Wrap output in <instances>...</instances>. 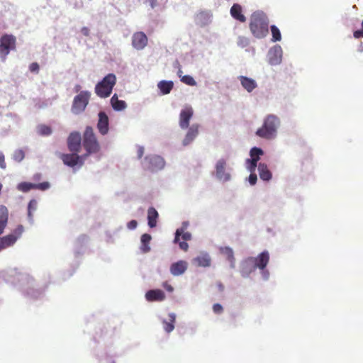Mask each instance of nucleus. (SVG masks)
Masks as SVG:
<instances>
[{
    "label": "nucleus",
    "mask_w": 363,
    "mask_h": 363,
    "mask_svg": "<svg viewBox=\"0 0 363 363\" xmlns=\"http://www.w3.org/2000/svg\"><path fill=\"white\" fill-rule=\"evenodd\" d=\"M250 30L256 38H263L269 33V19L262 11L252 13L250 21Z\"/></svg>",
    "instance_id": "f257e3e1"
},
{
    "label": "nucleus",
    "mask_w": 363,
    "mask_h": 363,
    "mask_svg": "<svg viewBox=\"0 0 363 363\" xmlns=\"http://www.w3.org/2000/svg\"><path fill=\"white\" fill-rule=\"evenodd\" d=\"M82 146L86 150L83 155L86 158L91 154L98 153L101 146L91 126H86L82 135Z\"/></svg>",
    "instance_id": "f03ea898"
},
{
    "label": "nucleus",
    "mask_w": 363,
    "mask_h": 363,
    "mask_svg": "<svg viewBox=\"0 0 363 363\" xmlns=\"http://www.w3.org/2000/svg\"><path fill=\"white\" fill-rule=\"evenodd\" d=\"M280 124L279 119L275 115H268L264 120L263 125L256 131V135L262 138L272 139L274 138L277 130Z\"/></svg>",
    "instance_id": "7ed1b4c3"
},
{
    "label": "nucleus",
    "mask_w": 363,
    "mask_h": 363,
    "mask_svg": "<svg viewBox=\"0 0 363 363\" xmlns=\"http://www.w3.org/2000/svg\"><path fill=\"white\" fill-rule=\"evenodd\" d=\"M116 83V77L114 74L110 73L104 77V79L96 84L95 86V93L100 98L108 97Z\"/></svg>",
    "instance_id": "20e7f679"
},
{
    "label": "nucleus",
    "mask_w": 363,
    "mask_h": 363,
    "mask_svg": "<svg viewBox=\"0 0 363 363\" xmlns=\"http://www.w3.org/2000/svg\"><path fill=\"white\" fill-rule=\"evenodd\" d=\"M91 94L88 91H82L74 96L72 105V112L74 114L82 113L87 106Z\"/></svg>",
    "instance_id": "39448f33"
},
{
    "label": "nucleus",
    "mask_w": 363,
    "mask_h": 363,
    "mask_svg": "<svg viewBox=\"0 0 363 363\" xmlns=\"http://www.w3.org/2000/svg\"><path fill=\"white\" fill-rule=\"evenodd\" d=\"M16 39L12 35L5 34L0 38V58L5 61L11 50H16Z\"/></svg>",
    "instance_id": "423d86ee"
},
{
    "label": "nucleus",
    "mask_w": 363,
    "mask_h": 363,
    "mask_svg": "<svg viewBox=\"0 0 363 363\" xmlns=\"http://www.w3.org/2000/svg\"><path fill=\"white\" fill-rule=\"evenodd\" d=\"M248 259L250 261L252 264H253L255 269L258 268L262 272L263 278L264 279H267L269 274L267 270H265V268L269 261V252L267 251H264L255 257H248Z\"/></svg>",
    "instance_id": "0eeeda50"
},
{
    "label": "nucleus",
    "mask_w": 363,
    "mask_h": 363,
    "mask_svg": "<svg viewBox=\"0 0 363 363\" xmlns=\"http://www.w3.org/2000/svg\"><path fill=\"white\" fill-rule=\"evenodd\" d=\"M82 146V136L79 132H72L67 138V147L70 152L78 153Z\"/></svg>",
    "instance_id": "6e6552de"
},
{
    "label": "nucleus",
    "mask_w": 363,
    "mask_h": 363,
    "mask_svg": "<svg viewBox=\"0 0 363 363\" xmlns=\"http://www.w3.org/2000/svg\"><path fill=\"white\" fill-rule=\"evenodd\" d=\"M145 166L152 171L161 169L164 166L163 158L159 155H149L145 158Z\"/></svg>",
    "instance_id": "1a4fd4ad"
},
{
    "label": "nucleus",
    "mask_w": 363,
    "mask_h": 363,
    "mask_svg": "<svg viewBox=\"0 0 363 363\" xmlns=\"http://www.w3.org/2000/svg\"><path fill=\"white\" fill-rule=\"evenodd\" d=\"M50 184L48 182H43L39 184H33L30 182H21L18 184V190L22 192H28L31 189H38L40 191H45L48 189Z\"/></svg>",
    "instance_id": "9d476101"
},
{
    "label": "nucleus",
    "mask_w": 363,
    "mask_h": 363,
    "mask_svg": "<svg viewBox=\"0 0 363 363\" xmlns=\"http://www.w3.org/2000/svg\"><path fill=\"white\" fill-rule=\"evenodd\" d=\"M60 158L65 165L70 167H74L78 164L82 165V160L85 159L84 155L79 156L77 153L74 152H72V154H62Z\"/></svg>",
    "instance_id": "9b49d317"
},
{
    "label": "nucleus",
    "mask_w": 363,
    "mask_h": 363,
    "mask_svg": "<svg viewBox=\"0 0 363 363\" xmlns=\"http://www.w3.org/2000/svg\"><path fill=\"white\" fill-rule=\"evenodd\" d=\"M194 115L193 108L186 106L179 113V126L182 129H186L189 126V122Z\"/></svg>",
    "instance_id": "f8f14e48"
},
{
    "label": "nucleus",
    "mask_w": 363,
    "mask_h": 363,
    "mask_svg": "<svg viewBox=\"0 0 363 363\" xmlns=\"http://www.w3.org/2000/svg\"><path fill=\"white\" fill-rule=\"evenodd\" d=\"M147 37L142 31L135 33L132 36V45L136 50H143L147 45Z\"/></svg>",
    "instance_id": "ddd939ff"
},
{
    "label": "nucleus",
    "mask_w": 363,
    "mask_h": 363,
    "mask_svg": "<svg viewBox=\"0 0 363 363\" xmlns=\"http://www.w3.org/2000/svg\"><path fill=\"white\" fill-rule=\"evenodd\" d=\"M250 154L251 159H247V162L249 163V170L252 172L255 170L257 162L259 161L260 156L264 154V152L261 148L255 147L250 150Z\"/></svg>",
    "instance_id": "4468645a"
},
{
    "label": "nucleus",
    "mask_w": 363,
    "mask_h": 363,
    "mask_svg": "<svg viewBox=\"0 0 363 363\" xmlns=\"http://www.w3.org/2000/svg\"><path fill=\"white\" fill-rule=\"evenodd\" d=\"M97 129L99 133L102 135H105L108 133L109 121L108 117L105 112L100 111L99 113Z\"/></svg>",
    "instance_id": "2eb2a0df"
},
{
    "label": "nucleus",
    "mask_w": 363,
    "mask_h": 363,
    "mask_svg": "<svg viewBox=\"0 0 363 363\" xmlns=\"http://www.w3.org/2000/svg\"><path fill=\"white\" fill-rule=\"evenodd\" d=\"M226 162L223 159L219 160L216 165V177L218 179L223 182L230 180V175L228 172H225Z\"/></svg>",
    "instance_id": "dca6fc26"
},
{
    "label": "nucleus",
    "mask_w": 363,
    "mask_h": 363,
    "mask_svg": "<svg viewBox=\"0 0 363 363\" xmlns=\"http://www.w3.org/2000/svg\"><path fill=\"white\" fill-rule=\"evenodd\" d=\"M199 125L198 124H192L182 141V144L184 146L189 145L198 135Z\"/></svg>",
    "instance_id": "f3484780"
},
{
    "label": "nucleus",
    "mask_w": 363,
    "mask_h": 363,
    "mask_svg": "<svg viewBox=\"0 0 363 363\" xmlns=\"http://www.w3.org/2000/svg\"><path fill=\"white\" fill-rule=\"evenodd\" d=\"M165 294L161 289L149 290L145 294V298L150 302L162 301L165 299Z\"/></svg>",
    "instance_id": "a211bd4d"
},
{
    "label": "nucleus",
    "mask_w": 363,
    "mask_h": 363,
    "mask_svg": "<svg viewBox=\"0 0 363 363\" xmlns=\"http://www.w3.org/2000/svg\"><path fill=\"white\" fill-rule=\"evenodd\" d=\"M231 16L238 21L245 23L246 21V17L242 13V8L238 4H234L230 8V11Z\"/></svg>",
    "instance_id": "6ab92c4d"
},
{
    "label": "nucleus",
    "mask_w": 363,
    "mask_h": 363,
    "mask_svg": "<svg viewBox=\"0 0 363 363\" xmlns=\"http://www.w3.org/2000/svg\"><path fill=\"white\" fill-rule=\"evenodd\" d=\"M187 269V263L180 260L173 263L170 267V272L174 276H179L185 272Z\"/></svg>",
    "instance_id": "aec40b11"
},
{
    "label": "nucleus",
    "mask_w": 363,
    "mask_h": 363,
    "mask_svg": "<svg viewBox=\"0 0 363 363\" xmlns=\"http://www.w3.org/2000/svg\"><path fill=\"white\" fill-rule=\"evenodd\" d=\"M238 79L242 86L248 92H252L257 86V82L250 77L245 76H240Z\"/></svg>",
    "instance_id": "412c9836"
},
{
    "label": "nucleus",
    "mask_w": 363,
    "mask_h": 363,
    "mask_svg": "<svg viewBox=\"0 0 363 363\" xmlns=\"http://www.w3.org/2000/svg\"><path fill=\"white\" fill-rule=\"evenodd\" d=\"M220 252L230 262V267L234 268L235 267V259L233 249L230 247H222L220 248Z\"/></svg>",
    "instance_id": "4be33fe9"
},
{
    "label": "nucleus",
    "mask_w": 363,
    "mask_h": 363,
    "mask_svg": "<svg viewBox=\"0 0 363 363\" xmlns=\"http://www.w3.org/2000/svg\"><path fill=\"white\" fill-rule=\"evenodd\" d=\"M9 218V211L5 206H0V235L4 233V230L7 225Z\"/></svg>",
    "instance_id": "5701e85b"
},
{
    "label": "nucleus",
    "mask_w": 363,
    "mask_h": 363,
    "mask_svg": "<svg viewBox=\"0 0 363 363\" xmlns=\"http://www.w3.org/2000/svg\"><path fill=\"white\" fill-rule=\"evenodd\" d=\"M17 237L13 234H10L0 238V251L13 245L17 240Z\"/></svg>",
    "instance_id": "b1692460"
},
{
    "label": "nucleus",
    "mask_w": 363,
    "mask_h": 363,
    "mask_svg": "<svg viewBox=\"0 0 363 363\" xmlns=\"http://www.w3.org/2000/svg\"><path fill=\"white\" fill-rule=\"evenodd\" d=\"M256 269L252 264L250 261L247 258L245 259L242 263L240 266V273L241 275L243 277H247L253 271H255Z\"/></svg>",
    "instance_id": "393cba45"
},
{
    "label": "nucleus",
    "mask_w": 363,
    "mask_h": 363,
    "mask_svg": "<svg viewBox=\"0 0 363 363\" xmlns=\"http://www.w3.org/2000/svg\"><path fill=\"white\" fill-rule=\"evenodd\" d=\"M159 217L158 212L154 207H150L147 210L148 225L155 228L157 225V220Z\"/></svg>",
    "instance_id": "a878e982"
},
{
    "label": "nucleus",
    "mask_w": 363,
    "mask_h": 363,
    "mask_svg": "<svg viewBox=\"0 0 363 363\" xmlns=\"http://www.w3.org/2000/svg\"><path fill=\"white\" fill-rule=\"evenodd\" d=\"M258 172L260 179L264 181H269L272 179V173L268 169L267 164L259 163L258 166Z\"/></svg>",
    "instance_id": "bb28decb"
},
{
    "label": "nucleus",
    "mask_w": 363,
    "mask_h": 363,
    "mask_svg": "<svg viewBox=\"0 0 363 363\" xmlns=\"http://www.w3.org/2000/svg\"><path fill=\"white\" fill-rule=\"evenodd\" d=\"M194 262L199 267H206L211 264V258L206 253L201 254L194 259Z\"/></svg>",
    "instance_id": "cd10ccee"
},
{
    "label": "nucleus",
    "mask_w": 363,
    "mask_h": 363,
    "mask_svg": "<svg viewBox=\"0 0 363 363\" xmlns=\"http://www.w3.org/2000/svg\"><path fill=\"white\" fill-rule=\"evenodd\" d=\"M157 86L162 94H168L173 89L174 84L172 81H160Z\"/></svg>",
    "instance_id": "c85d7f7f"
},
{
    "label": "nucleus",
    "mask_w": 363,
    "mask_h": 363,
    "mask_svg": "<svg viewBox=\"0 0 363 363\" xmlns=\"http://www.w3.org/2000/svg\"><path fill=\"white\" fill-rule=\"evenodd\" d=\"M111 104L116 111H122L125 108L126 104L124 101L119 100L117 94H114L111 99Z\"/></svg>",
    "instance_id": "c756f323"
},
{
    "label": "nucleus",
    "mask_w": 363,
    "mask_h": 363,
    "mask_svg": "<svg viewBox=\"0 0 363 363\" xmlns=\"http://www.w3.org/2000/svg\"><path fill=\"white\" fill-rule=\"evenodd\" d=\"M151 239H152L151 235L147 233H145L141 236L140 250L143 252L146 253L150 250L149 244H150Z\"/></svg>",
    "instance_id": "7c9ffc66"
},
{
    "label": "nucleus",
    "mask_w": 363,
    "mask_h": 363,
    "mask_svg": "<svg viewBox=\"0 0 363 363\" xmlns=\"http://www.w3.org/2000/svg\"><path fill=\"white\" fill-rule=\"evenodd\" d=\"M182 235V238L184 240L188 241L191 239V235L189 232H184V228H182L180 229H177L175 233L174 242H178L179 240V237Z\"/></svg>",
    "instance_id": "2f4dec72"
},
{
    "label": "nucleus",
    "mask_w": 363,
    "mask_h": 363,
    "mask_svg": "<svg viewBox=\"0 0 363 363\" xmlns=\"http://www.w3.org/2000/svg\"><path fill=\"white\" fill-rule=\"evenodd\" d=\"M169 322H167L166 320L163 321L164 330L168 333L172 332L174 330V324L175 318H176V316L174 313H170L169 315Z\"/></svg>",
    "instance_id": "473e14b6"
},
{
    "label": "nucleus",
    "mask_w": 363,
    "mask_h": 363,
    "mask_svg": "<svg viewBox=\"0 0 363 363\" xmlns=\"http://www.w3.org/2000/svg\"><path fill=\"white\" fill-rule=\"evenodd\" d=\"M37 209V201L35 199H32L30 201L28 206V217L30 221H33V211H35Z\"/></svg>",
    "instance_id": "72a5a7b5"
},
{
    "label": "nucleus",
    "mask_w": 363,
    "mask_h": 363,
    "mask_svg": "<svg viewBox=\"0 0 363 363\" xmlns=\"http://www.w3.org/2000/svg\"><path fill=\"white\" fill-rule=\"evenodd\" d=\"M271 32L272 35V40L273 42L280 41L281 39V35L279 29L274 25L271 26Z\"/></svg>",
    "instance_id": "f704fd0d"
},
{
    "label": "nucleus",
    "mask_w": 363,
    "mask_h": 363,
    "mask_svg": "<svg viewBox=\"0 0 363 363\" xmlns=\"http://www.w3.org/2000/svg\"><path fill=\"white\" fill-rule=\"evenodd\" d=\"M180 73H182V72L181 70L179 71V74ZM179 77H181V81L187 84V85H189V86H195L196 85V81L194 80V79L190 76V75H184V76H182L181 74H179Z\"/></svg>",
    "instance_id": "c9c22d12"
},
{
    "label": "nucleus",
    "mask_w": 363,
    "mask_h": 363,
    "mask_svg": "<svg viewBox=\"0 0 363 363\" xmlns=\"http://www.w3.org/2000/svg\"><path fill=\"white\" fill-rule=\"evenodd\" d=\"M38 131L41 135H49L52 133V129L48 125H41L38 126Z\"/></svg>",
    "instance_id": "e433bc0d"
},
{
    "label": "nucleus",
    "mask_w": 363,
    "mask_h": 363,
    "mask_svg": "<svg viewBox=\"0 0 363 363\" xmlns=\"http://www.w3.org/2000/svg\"><path fill=\"white\" fill-rule=\"evenodd\" d=\"M24 157V152L21 150H17L13 154V160L17 162L22 161Z\"/></svg>",
    "instance_id": "4c0bfd02"
},
{
    "label": "nucleus",
    "mask_w": 363,
    "mask_h": 363,
    "mask_svg": "<svg viewBox=\"0 0 363 363\" xmlns=\"http://www.w3.org/2000/svg\"><path fill=\"white\" fill-rule=\"evenodd\" d=\"M213 311L216 314H220L223 311V308L220 303H215L213 306Z\"/></svg>",
    "instance_id": "58836bf2"
},
{
    "label": "nucleus",
    "mask_w": 363,
    "mask_h": 363,
    "mask_svg": "<svg viewBox=\"0 0 363 363\" xmlns=\"http://www.w3.org/2000/svg\"><path fill=\"white\" fill-rule=\"evenodd\" d=\"M40 69V67L38 63L37 62H32L29 66V70L31 72L38 73Z\"/></svg>",
    "instance_id": "ea45409f"
},
{
    "label": "nucleus",
    "mask_w": 363,
    "mask_h": 363,
    "mask_svg": "<svg viewBox=\"0 0 363 363\" xmlns=\"http://www.w3.org/2000/svg\"><path fill=\"white\" fill-rule=\"evenodd\" d=\"M362 29L354 31L353 36L354 38L358 39L363 38V21H362Z\"/></svg>",
    "instance_id": "a19ab883"
},
{
    "label": "nucleus",
    "mask_w": 363,
    "mask_h": 363,
    "mask_svg": "<svg viewBox=\"0 0 363 363\" xmlns=\"http://www.w3.org/2000/svg\"><path fill=\"white\" fill-rule=\"evenodd\" d=\"M0 167L2 169H5L6 168V164L5 162V157L3 152H0Z\"/></svg>",
    "instance_id": "79ce46f5"
},
{
    "label": "nucleus",
    "mask_w": 363,
    "mask_h": 363,
    "mask_svg": "<svg viewBox=\"0 0 363 363\" xmlns=\"http://www.w3.org/2000/svg\"><path fill=\"white\" fill-rule=\"evenodd\" d=\"M257 179V177L255 174L252 173L249 176V182L251 185H255L256 184Z\"/></svg>",
    "instance_id": "37998d69"
},
{
    "label": "nucleus",
    "mask_w": 363,
    "mask_h": 363,
    "mask_svg": "<svg viewBox=\"0 0 363 363\" xmlns=\"http://www.w3.org/2000/svg\"><path fill=\"white\" fill-rule=\"evenodd\" d=\"M128 228L130 230L135 229L138 225V222L135 220H132L128 223Z\"/></svg>",
    "instance_id": "c03bdc74"
},
{
    "label": "nucleus",
    "mask_w": 363,
    "mask_h": 363,
    "mask_svg": "<svg viewBox=\"0 0 363 363\" xmlns=\"http://www.w3.org/2000/svg\"><path fill=\"white\" fill-rule=\"evenodd\" d=\"M144 155V147L139 146L137 150V156L138 159H140Z\"/></svg>",
    "instance_id": "a18cd8bd"
},
{
    "label": "nucleus",
    "mask_w": 363,
    "mask_h": 363,
    "mask_svg": "<svg viewBox=\"0 0 363 363\" xmlns=\"http://www.w3.org/2000/svg\"><path fill=\"white\" fill-rule=\"evenodd\" d=\"M179 245L180 249H182L184 251H187V250L189 248V245L185 241L179 242Z\"/></svg>",
    "instance_id": "49530a36"
},
{
    "label": "nucleus",
    "mask_w": 363,
    "mask_h": 363,
    "mask_svg": "<svg viewBox=\"0 0 363 363\" xmlns=\"http://www.w3.org/2000/svg\"><path fill=\"white\" fill-rule=\"evenodd\" d=\"M239 45H241L242 46H245L248 45V40L246 38L241 37L239 38Z\"/></svg>",
    "instance_id": "de8ad7c7"
},
{
    "label": "nucleus",
    "mask_w": 363,
    "mask_h": 363,
    "mask_svg": "<svg viewBox=\"0 0 363 363\" xmlns=\"http://www.w3.org/2000/svg\"><path fill=\"white\" fill-rule=\"evenodd\" d=\"M162 286L169 292H172L174 290V288L167 282H164Z\"/></svg>",
    "instance_id": "09e8293b"
},
{
    "label": "nucleus",
    "mask_w": 363,
    "mask_h": 363,
    "mask_svg": "<svg viewBox=\"0 0 363 363\" xmlns=\"http://www.w3.org/2000/svg\"><path fill=\"white\" fill-rule=\"evenodd\" d=\"M81 32H82V33L84 36H89V29L87 27H83V28H82V29H81Z\"/></svg>",
    "instance_id": "8fccbe9b"
},
{
    "label": "nucleus",
    "mask_w": 363,
    "mask_h": 363,
    "mask_svg": "<svg viewBox=\"0 0 363 363\" xmlns=\"http://www.w3.org/2000/svg\"><path fill=\"white\" fill-rule=\"evenodd\" d=\"M269 62L270 64L272 65H276V64H278L280 62V58H276V59H273L272 57H270L269 59Z\"/></svg>",
    "instance_id": "3c124183"
},
{
    "label": "nucleus",
    "mask_w": 363,
    "mask_h": 363,
    "mask_svg": "<svg viewBox=\"0 0 363 363\" xmlns=\"http://www.w3.org/2000/svg\"><path fill=\"white\" fill-rule=\"evenodd\" d=\"M152 8H154L157 5V0H147Z\"/></svg>",
    "instance_id": "603ef678"
},
{
    "label": "nucleus",
    "mask_w": 363,
    "mask_h": 363,
    "mask_svg": "<svg viewBox=\"0 0 363 363\" xmlns=\"http://www.w3.org/2000/svg\"><path fill=\"white\" fill-rule=\"evenodd\" d=\"M41 179V174H35L34 176H33V179L35 180V181H38Z\"/></svg>",
    "instance_id": "864d4df0"
},
{
    "label": "nucleus",
    "mask_w": 363,
    "mask_h": 363,
    "mask_svg": "<svg viewBox=\"0 0 363 363\" xmlns=\"http://www.w3.org/2000/svg\"><path fill=\"white\" fill-rule=\"evenodd\" d=\"M80 89H81L80 85H79V84H78V85H76V86H74L75 92H78V91H79Z\"/></svg>",
    "instance_id": "5fc2aeb1"
},
{
    "label": "nucleus",
    "mask_w": 363,
    "mask_h": 363,
    "mask_svg": "<svg viewBox=\"0 0 363 363\" xmlns=\"http://www.w3.org/2000/svg\"><path fill=\"white\" fill-rule=\"evenodd\" d=\"M218 287H219V289H220V291H223V289H224V286H223V285L222 284H218Z\"/></svg>",
    "instance_id": "6e6d98bb"
},
{
    "label": "nucleus",
    "mask_w": 363,
    "mask_h": 363,
    "mask_svg": "<svg viewBox=\"0 0 363 363\" xmlns=\"http://www.w3.org/2000/svg\"><path fill=\"white\" fill-rule=\"evenodd\" d=\"M18 230H19V233L21 234V232H22V230H23V227H22V226H19V227L18 228Z\"/></svg>",
    "instance_id": "4d7b16f0"
},
{
    "label": "nucleus",
    "mask_w": 363,
    "mask_h": 363,
    "mask_svg": "<svg viewBox=\"0 0 363 363\" xmlns=\"http://www.w3.org/2000/svg\"><path fill=\"white\" fill-rule=\"evenodd\" d=\"M359 51L363 52V43L360 45Z\"/></svg>",
    "instance_id": "13d9d810"
},
{
    "label": "nucleus",
    "mask_w": 363,
    "mask_h": 363,
    "mask_svg": "<svg viewBox=\"0 0 363 363\" xmlns=\"http://www.w3.org/2000/svg\"><path fill=\"white\" fill-rule=\"evenodd\" d=\"M2 186H2V184L0 183V191H1V189H2Z\"/></svg>",
    "instance_id": "bf43d9fd"
},
{
    "label": "nucleus",
    "mask_w": 363,
    "mask_h": 363,
    "mask_svg": "<svg viewBox=\"0 0 363 363\" xmlns=\"http://www.w3.org/2000/svg\"><path fill=\"white\" fill-rule=\"evenodd\" d=\"M112 363H115V362H112Z\"/></svg>",
    "instance_id": "052dcab7"
}]
</instances>
